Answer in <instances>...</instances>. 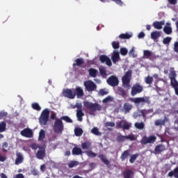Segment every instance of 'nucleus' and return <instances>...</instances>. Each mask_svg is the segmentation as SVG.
I'll list each match as a JSON object with an SVG mask.
<instances>
[{
	"label": "nucleus",
	"instance_id": "4be33fe9",
	"mask_svg": "<svg viewBox=\"0 0 178 178\" xmlns=\"http://www.w3.org/2000/svg\"><path fill=\"white\" fill-rule=\"evenodd\" d=\"M133 109V105L130 103H125L123 106V110L124 113H129Z\"/></svg>",
	"mask_w": 178,
	"mask_h": 178
},
{
	"label": "nucleus",
	"instance_id": "39448f33",
	"mask_svg": "<svg viewBox=\"0 0 178 178\" xmlns=\"http://www.w3.org/2000/svg\"><path fill=\"white\" fill-rule=\"evenodd\" d=\"M156 141V136L151 135L149 137L144 136L140 140L142 145H147V144H154Z\"/></svg>",
	"mask_w": 178,
	"mask_h": 178
},
{
	"label": "nucleus",
	"instance_id": "20e7f679",
	"mask_svg": "<svg viewBox=\"0 0 178 178\" xmlns=\"http://www.w3.org/2000/svg\"><path fill=\"white\" fill-rule=\"evenodd\" d=\"M131 70L127 71L122 78L124 88H130V80L131 79Z\"/></svg>",
	"mask_w": 178,
	"mask_h": 178
},
{
	"label": "nucleus",
	"instance_id": "6ab92c4d",
	"mask_svg": "<svg viewBox=\"0 0 178 178\" xmlns=\"http://www.w3.org/2000/svg\"><path fill=\"white\" fill-rule=\"evenodd\" d=\"M165 149L166 147L163 145L159 144L156 145L154 148V152H156V154H161V152H163V151H165Z\"/></svg>",
	"mask_w": 178,
	"mask_h": 178
},
{
	"label": "nucleus",
	"instance_id": "c756f323",
	"mask_svg": "<svg viewBox=\"0 0 178 178\" xmlns=\"http://www.w3.org/2000/svg\"><path fill=\"white\" fill-rule=\"evenodd\" d=\"M91 145H92L91 142L88 140L81 144V148L82 149H90Z\"/></svg>",
	"mask_w": 178,
	"mask_h": 178
},
{
	"label": "nucleus",
	"instance_id": "2eb2a0df",
	"mask_svg": "<svg viewBox=\"0 0 178 178\" xmlns=\"http://www.w3.org/2000/svg\"><path fill=\"white\" fill-rule=\"evenodd\" d=\"M111 60L113 61V63H116L117 62H119L120 60V55L119 54V51L114 50L113 51V54L111 55Z\"/></svg>",
	"mask_w": 178,
	"mask_h": 178
},
{
	"label": "nucleus",
	"instance_id": "603ef678",
	"mask_svg": "<svg viewBox=\"0 0 178 178\" xmlns=\"http://www.w3.org/2000/svg\"><path fill=\"white\" fill-rule=\"evenodd\" d=\"M137 158H138V154H133L132 156H131L129 159L130 163H134Z\"/></svg>",
	"mask_w": 178,
	"mask_h": 178
},
{
	"label": "nucleus",
	"instance_id": "6e6552de",
	"mask_svg": "<svg viewBox=\"0 0 178 178\" xmlns=\"http://www.w3.org/2000/svg\"><path fill=\"white\" fill-rule=\"evenodd\" d=\"M107 84L111 87H116L119 86V79L115 75H111L106 80Z\"/></svg>",
	"mask_w": 178,
	"mask_h": 178
},
{
	"label": "nucleus",
	"instance_id": "c03bdc74",
	"mask_svg": "<svg viewBox=\"0 0 178 178\" xmlns=\"http://www.w3.org/2000/svg\"><path fill=\"white\" fill-rule=\"evenodd\" d=\"M113 49H119L120 48V43L119 42L113 41L111 43Z\"/></svg>",
	"mask_w": 178,
	"mask_h": 178
},
{
	"label": "nucleus",
	"instance_id": "a19ab883",
	"mask_svg": "<svg viewBox=\"0 0 178 178\" xmlns=\"http://www.w3.org/2000/svg\"><path fill=\"white\" fill-rule=\"evenodd\" d=\"M130 127H131V124L129 123L126 121H124V122L122 124V129L123 130H129Z\"/></svg>",
	"mask_w": 178,
	"mask_h": 178
},
{
	"label": "nucleus",
	"instance_id": "052dcab7",
	"mask_svg": "<svg viewBox=\"0 0 178 178\" xmlns=\"http://www.w3.org/2000/svg\"><path fill=\"white\" fill-rule=\"evenodd\" d=\"M125 140H130V141H136V137L133 135L125 136Z\"/></svg>",
	"mask_w": 178,
	"mask_h": 178
},
{
	"label": "nucleus",
	"instance_id": "8fccbe9b",
	"mask_svg": "<svg viewBox=\"0 0 178 178\" xmlns=\"http://www.w3.org/2000/svg\"><path fill=\"white\" fill-rule=\"evenodd\" d=\"M154 81V78L152 76H147L145 79V82L146 83V84H151L152 82Z\"/></svg>",
	"mask_w": 178,
	"mask_h": 178
},
{
	"label": "nucleus",
	"instance_id": "423d86ee",
	"mask_svg": "<svg viewBox=\"0 0 178 178\" xmlns=\"http://www.w3.org/2000/svg\"><path fill=\"white\" fill-rule=\"evenodd\" d=\"M129 100L134 104H151V101L148 97L129 98Z\"/></svg>",
	"mask_w": 178,
	"mask_h": 178
},
{
	"label": "nucleus",
	"instance_id": "37998d69",
	"mask_svg": "<svg viewBox=\"0 0 178 178\" xmlns=\"http://www.w3.org/2000/svg\"><path fill=\"white\" fill-rule=\"evenodd\" d=\"M6 130V122H0V133H3Z\"/></svg>",
	"mask_w": 178,
	"mask_h": 178
},
{
	"label": "nucleus",
	"instance_id": "ea45409f",
	"mask_svg": "<svg viewBox=\"0 0 178 178\" xmlns=\"http://www.w3.org/2000/svg\"><path fill=\"white\" fill-rule=\"evenodd\" d=\"M44 138H45V131H44V129H41L39 132L38 140L39 141H42Z\"/></svg>",
	"mask_w": 178,
	"mask_h": 178
},
{
	"label": "nucleus",
	"instance_id": "f3484780",
	"mask_svg": "<svg viewBox=\"0 0 178 178\" xmlns=\"http://www.w3.org/2000/svg\"><path fill=\"white\" fill-rule=\"evenodd\" d=\"M162 26H165V20L153 22V26L156 30H162Z\"/></svg>",
	"mask_w": 178,
	"mask_h": 178
},
{
	"label": "nucleus",
	"instance_id": "3c124183",
	"mask_svg": "<svg viewBox=\"0 0 178 178\" xmlns=\"http://www.w3.org/2000/svg\"><path fill=\"white\" fill-rule=\"evenodd\" d=\"M31 107L35 111H41V106H40V104L38 103H33L31 104Z\"/></svg>",
	"mask_w": 178,
	"mask_h": 178
},
{
	"label": "nucleus",
	"instance_id": "f03ea898",
	"mask_svg": "<svg viewBox=\"0 0 178 178\" xmlns=\"http://www.w3.org/2000/svg\"><path fill=\"white\" fill-rule=\"evenodd\" d=\"M65 130V125L63 124V121L61 119H56L54 124L53 125V131L56 134H62Z\"/></svg>",
	"mask_w": 178,
	"mask_h": 178
},
{
	"label": "nucleus",
	"instance_id": "c9c22d12",
	"mask_svg": "<svg viewBox=\"0 0 178 178\" xmlns=\"http://www.w3.org/2000/svg\"><path fill=\"white\" fill-rule=\"evenodd\" d=\"M134 126L138 130H143L145 127L144 122H136Z\"/></svg>",
	"mask_w": 178,
	"mask_h": 178
},
{
	"label": "nucleus",
	"instance_id": "a878e982",
	"mask_svg": "<svg viewBox=\"0 0 178 178\" xmlns=\"http://www.w3.org/2000/svg\"><path fill=\"white\" fill-rule=\"evenodd\" d=\"M98 158L104 163V165H106L107 166L110 165L109 160L106 159V156H105L104 154H99Z\"/></svg>",
	"mask_w": 178,
	"mask_h": 178
},
{
	"label": "nucleus",
	"instance_id": "4d7b16f0",
	"mask_svg": "<svg viewBox=\"0 0 178 178\" xmlns=\"http://www.w3.org/2000/svg\"><path fill=\"white\" fill-rule=\"evenodd\" d=\"M170 80L172 81V80H176V72L175 71H172L170 73Z\"/></svg>",
	"mask_w": 178,
	"mask_h": 178
},
{
	"label": "nucleus",
	"instance_id": "9d476101",
	"mask_svg": "<svg viewBox=\"0 0 178 178\" xmlns=\"http://www.w3.org/2000/svg\"><path fill=\"white\" fill-rule=\"evenodd\" d=\"M63 95H64L65 98H69L70 99H74V98H76V94L72 89H65L63 90Z\"/></svg>",
	"mask_w": 178,
	"mask_h": 178
},
{
	"label": "nucleus",
	"instance_id": "ddd939ff",
	"mask_svg": "<svg viewBox=\"0 0 178 178\" xmlns=\"http://www.w3.org/2000/svg\"><path fill=\"white\" fill-rule=\"evenodd\" d=\"M16 159L15 161V165H20V163H23L24 161V156H23V153L20 152H16Z\"/></svg>",
	"mask_w": 178,
	"mask_h": 178
},
{
	"label": "nucleus",
	"instance_id": "412c9836",
	"mask_svg": "<svg viewBox=\"0 0 178 178\" xmlns=\"http://www.w3.org/2000/svg\"><path fill=\"white\" fill-rule=\"evenodd\" d=\"M81 65H84V58H76L75 60V63L72 64L73 67H76V66H79V67H81Z\"/></svg>",
	"mask_w": 178,
	"mask_h": 178
},
{
	"label": "nucleus",
	"instance_id": "5fc2aeb1",
	"mask_svg": "<svg viewBox=\"0 0 178 178\" xmlns=\"http://www.w3.org/2000/svg\"><path fill=\"white\" fill-rule=\"evenodd\" d=\"M120 54L122 55V56H126V55H127L129 51L127 50V49L124 48V47H122L120 50Z\"/></svg>",
	"mask_w": 178,
	"mask_h": 178
},
{
	"label": "nucleus",
	"instance_id": "69168bd1",
	"mask_svg": "<svg viewBox=\"0 0 178 178\" xmlns=\"http://www.w3.org/2000/svg\"><path fill=\"white\" fill-rule=\"evenodd\" d=\"M3 152H8V149H6V148H8V143L5 142L3 143Z\"/></svg>",
	"mask_w": 178,
	"mask_h": 178
},
{
	"label": "nucleus",
	"instance_id": "774afa93",
	"mask_svg": "<svg viewBox=\"0 0 178 178\" xmlns=\"http://www.w3.org/2000/svg\"><path fill=\"white\" fill-rule=\"evenodd\" d=\"M174 51H175V52L178 54V42H175L174 43Z\"/></svg>",
	"mask_w": 178,
	"mask_h": 178
},
{
	"label": "nucleus",
	"instance_id": "13d9d810",
	"mask_svg": "<svg viewBox=\"0 0 178 178\" xmlns=\"http://www.w3.org/2000/svg\"><path fill=\"white\" fill-rule=\"evenodd\" d=\"M108 92L106 91L105 89H100L99 91V95L102 97H104V95H108Z\"/></svg>",
	"mask_w": 178,
	"mask_h": 178
},
{
	"label": "nucleus",
	"instance_id": "e433bc0d",
	"mask_svg": "<svg viewBox=\"0 0 178 178\" xmlns=\"http://www.w3.org/2000/svg\"><path fill=\"white\" fill-rule=\"evenodd\" d=\"M118 91L119 95H121L122 98H124V97H127V93L126 92V90L123 89V88H118Z\"/></svg>",
	"mask_w": 178,
	"mask_h": 178
},
{
	"label": "nucleus",
	"instance_id": "c85d7f7f",
	"mask_svg": "<svg viewBox=\"0 0 178 178\" xmlns=\"http://www.w3.org/2000/svg\"><path fill=\"white\" fill-rule=\"evenodd\" d=\"M88 73H89V76H90V77L95 78V77H97V75L98 74V70H97L96 69H94V68H90L88 70Z\"/></svg>",
	"mask_w": 178,
	"mask_h": 178
},
{
	"label": "nucleus",
	"instance_id": "2f4dec72",
	"mask_svg": "<svg viewBox=\"0 0 178 178\" xmlns=\"http://www.w3.org/2000/svg\"><path fill=\"white\" fill-rule=\"evenodd\" d=\"M152 112H154L152 109H149V110L144 109L140 111V113L144 119L147 118V115H149V113H152Z\"/></svg>",
	"mask_w": 178,
	"mask_h": 178
},
{
	"label": "nucleus",
	"instance_id": "79ce46f5",
	"mask_svg": "<svg viewBox=\"0 0 178 178\" xmlns=\"http://www.w3.org/2000/svg\"><path fill=\"white\" fill-rule=\"evenodd\" d=\"M116 141H118V143H123L126 141V136H123V135L118 136L116 138Z\"/></svg>",
	"mask_w": 178,
	"mask_h": 178
},
{
	"label": "nucleus",
	"instance_id": "7c9ffc66",
	"mask_svg": "<svg viewBox=\"0 0 178 178\" xmlns=\"http://www.w3.org/2000/svg\"><path fill=\"white\" fill-rule=\"evenodd\" d=\"M72 155H81L83 154V151L80 147H74L72 149Z\"/></svg>",
	"mask_w": 178,
	"mask_h": 178
},
{
	"label": "nucleus",
	"instance_id": "a18cd8bd",
	"mask_svg": "<svg viewBox=\"0 0 178 178\" xmlns=\"http://www.w3.org/2000/svg\"><path fill=\"white\" fill-rule=\"evenodd\" d=\"M91 133L95 134V136H101V132H99V129L97 127H94L91 129Z\"/></svg>",
	"mask_w": 178,
	"mask_h": 178
},
{
	"label": "nucleus",
	"instance_id": "0e129e2a",
	"mask_svg": "<svg viewBox=\"0 0 178 178\" xmlns=\"http://www.w3.org/2000/svg\"><path fill=\"white\" fill-rule=\"evenodd\" d=\"M8 116V113L5 111H0V120Z\"/></svg>",
	"mask_w": 178,
	"mask_h": 178
},
{
	"label": "nucleus",
	"instance_id": "338daca9",
	"mask_svg": "<svg viewBox=\"0 0 178 178\" xmlns=\"http://www.w3.org/2000/svg\"><path fill=\"white\" fill-rule=\"evenodd\" d=\"M31 148L32 149H41V147H40V145H38V144L33 143L31 145Z\"/></svg>",
	"mask_w": 178,
	"mask_h": 178
},
{
	"label": "nucleus",
	"instance_id": "49530a36",
	"mask_svg": "<svg viewBox=\"0 0 178 178\" xmlns=\"http://www.w3.org/2000/svg\"><path fill=\"white\" fill-rule=\"evenodd\" d=\"M60 119L61 120H65L67 123H73V120L70 119L69 116H63Z\"/></svg>",
	"mask_w": 178,
	"mask_h": 178
},
{
	"label": "nucleus",
	"instance_id": "bf43d9fd",
	"mask_svg": "<svg viewBox=\"0 0 178 178\" xmlns=\"http://www.w3.org/2000/svg\"><path fill=\"white\" fill-rule=\"evenodd\" d=\"M105 127H115V122H106L104 124Z\"/></svg>",
	"mask_w": 178,
	"mask_h": 178
},
{
	"label": "nucleus",
	"instance_id": "dca6fc26",
	"mask_svg": "<svg viewBox=\"0 0 178 178\" xmlns=\"http://www.w3.org/2000/svg\"><path fill=\"white\" fill-rule=\"evenodd\" d=\"M169 122V118L164 117L163 120L158 119L154 121L155 126H165V124Z\"/></svg>",
	"mask_w": 178,
	"mask_h": 178
},
{
	"label": "nucleus",
	"instance_id": "09e8293b",
	"mask_svg": "<svg viewBox=\"0 0 178 178\" xmlns=\"http://www.w3.org/2000/svg\"><path fill=\"white\" fill-rule=\"evenodd\" d=\"M170 41H172V38L166 37L163 38V44H164V45H169V44H170Z\"/></svg>",
	"mask_w": 178,
	"mask_h": 178
},
{
	"label": "nucleus",
	"instance_id": "cd10ccee",
	"mask_svg": "<svg viewBox=\"0 0 178 178\" xmlns=\"http://www.w3.org/2000/svg\"><path fill=\"white\" fill-rule=\"evenodd\" d=\"M83 116H84V113L81 109L76 111V118L79 122H83Z\"/></svg>",
	"mask_w": 178,
	"mask_h": 178
},
{
	"label": "nucleus",
	"instance_id": "f257e3e1",
	"mask_svg": "<svg viewBox=\"0 0 178 178\" xmlns=\"http://www.w3.org/2000/svg\"><path fill=\"white\" fill-rule=\"evenodd\" d=\"M83 106L87 111H89L90 115H94L95 112L102 111V106L98 103H92L91 102H83Z\"/></svg>",
	"mask_w": 178,
	"mask_h": 178
},
{
	"label": "nucleus",
	"instance_id": "6e6d98bb",
	"mask_svg": "<svg viewBox=\"0 0 178 178\" xmlns=\"http://www.w3.org/2000/svg\"><path fill=\"white\" fill-rule=\"evenodd\" d=\"M86 154L89 158H95L97 156V154L94 153L92 151H88L86 152Z\"/></svg>",
	"mask_w": 178,
	"mask_h": 178
},
{
	"label": "nucleus",
	"instance_id": "72a5a7b5",
	"mask_svg": "<svg viewBox=\"0 0 178 178\" xmlns=\"http://www.w3.org/2000/svg\"><path fill=\"white\" fill-rule=\"evenodd\" d=\"M133 37V34H129L128 33H122L119 35V38L122 40H129V38H131Z\"/></svg>",
	"mask_w": 178,
	"mask_h": 178
},
{
	"label": "nucleus",
	"instance_id": "58836bf2",
	"mask_svg": "<svg viewBox=\"0 0 178 178\" xmlns=\"http://www.w3.org/2000/svg\"><path fill=\"white\" fill-rule=\"evenodd\" d=\"M101 2H109L108 0H100ZM113 2H115L117 5H119V6H123V1L122 0H111Z\"/></svg>",
	"mask_w": 178,
	"mask_h": 178
},
{
	"label": "nucleus",
	"instance_id": "7ed1b4c3",
	"mask_svg": "<svg viewBox=\"0 0 178 178\" xmlns=\"http://www.w3.org/2000/svg\"><path fill=\"white\" fill-rule=\"evenodd\" d=\"M49 120V111L46 108L42 111L40 117L39 118L40 124L42 126H47V123Z\"/></svg>",
	"mask_w": 178,
	"mask_h": 178
},
{
	"label": "nucleus",
	"instance_id": "a211bd4d",
	"mask_svg": "<svg viewBox=\"0 0 178 178\" xmlns=\"http://www.w3.org/2000/svg\"><path fill=\"white\" fill-rule=\"evenodd\" d=\"M74 93L75 94V97L76 95L77 98H81V97L84 95V91L83 90V88L79 86L75 88Z\"/></svg>",
	"mask_w": 178,
	"mask_h": 178
},
{
	"label": "nucleus",
	"instance_id": "9b49d317",
	"mask_svg": "<svg viewBox=\"0 0 178 178\" xmlns=\"http://www.w3.org/2000/svg\"><path fill=\"white\" fill-rule=\"evenodd\" d=\"M99 59L101 63H106L107 66H112V61L111 60V58L108 57V56L100 55Z\"/></svg>",
	"mask_w": 178,
	"mask_h": 178
},
{
	"label": "nucleus",
	"instance_id": "de8ad7c7",
	"mask_svg": "<svg viewBox=\"0 0 178 178\" xmlns=\"http://www.w3.org/2000/svg\"><path fill=\"white\" fill-rule=\"evenodd\" d=\"M78 165H79V161H71L68 163V168H74V166H77Z\"/></svg>",
	"mask_w": 178,
	"mask_h": 178
},
{
	"label": "nucleus",
	"instance_id": "864d4df0",
	"mask_svg": "<svg viewBox=\"0 0 178 178\" xmlns=\"http://www.w3.org/2000/svg\"><path fill=\"white\" fill-rule=\"evenodd\" d=\"M170 84L172 88H177L178 87V81L176 79H172L170 81Z\"/></svg>",
	"mask_w": 178,
	"mask_h": 178
},
{
	"label": "nucleus",
	"instance_id": "5701e85b",
	"mask_svg": "<svg viewBox=\"0 0 178 178\" xmlns=\"http://www.w3.org/2000/svg\"><path fill=\"white\" fill-rule=\"evenodd\" d=\"M150 37L152 40H154V41H155V40H158V38L161 37V32L158 31H154L151 33Z\"/></svg>",
	"mask_w": 178,
	"mask_h": 178
},
{
	"label": "nucleus",
	"instance_id": "473e14b6",
	"mask_svg": "<svg viewBox=\"0 0 178 178\" xmlns=\"http://www.w3.org/2000/svg\"><path fill=\"white\" fill-rule=\"evenodd\" d=\"M99 72L100 74V76H102V77H106L108 76V74L106 73V70L105 69V67H100L99 68Z\"/></svg>",
	"mask_w": 178,
	"mask_h": 178
},
{
	"label": "nucleus",
	"instance_id": "4c0bfd02",
	"mask_svg": "<svg viewBox=\"0 0 178 178\" xmlns=\"http://www.w3.org/2000/svg\"><path fill=\"white\" fill-rule=\"evenodd\" d=\"M74 134L76 137H80L83 134V129L81 128H75Z\"/></svg>",
	"mask_w": 178,
	"mask_h": 178
},
{
	"label": "nucleus",
	"instance_id": "393cba45",
	"mask_svg": "<svg viewBox=\"0 0 178 178\" xmlns=\"http://www.w3.org/2000/svg\"><path fill=\"white\" fill-rule=\"evenodd\" d=\"M168 177L178 178V167L175 168L173 170L170 171L168 174Z\"/></svg>",
	"mask_w": 178,
	"mask_h": 178
},
{
	"label": "nucleus",
	"instance_id": "f8f14e48",
	"mask_svg": "<svg viewBox=\"0 0 178 178\" xmlns=\"http://www.w3.org/2000/svg\"><path fill=\"white\" fill-rule=\"evenodd\" d=\"M21 136L23 137H26V138H33V131L29 128H25L24 130L20 132Z\"/></svg>",
	"mask_w": 178,
	"mask_h": 178
},
{
	"label": "nucleus",
	"instance_id": "f704fd0d",
	"mask_svg": "<svg viewBox=\"0 0 178 178\" xmlns=\"http://www.w3.org/2000/svg\"><path fill=\"white\" fill-rule=\"evenodd\" d=\"M152 56V51L149 50H144L143 51V57L145 59H149Z\"/></svg>",
	"mask_w": 178,
	"mask_h": 178
},
{
	"label": "nucleus",
	"instance_id": "b1692460",
	"mask_svg": "<svg viewBox=\"0 0 178 178\" xmlns=\"http://www.w3.org/2000/svg\"><path fill=\"white\" fill-rule=\"evenodd\" d=\"M166 24L167 26H165L163 30L165 34H167V35H169L172 34V27H170V23H167Z\"/></svg>",
	"mask_w": 178,
	"mask_h": 178
},
{
	"label": "nucleus",
	"instance_id": "0eeeda50",
	"mask_svg": "<svg viewBox=\"0 0 178 178\" xmlns=\"http://www.w3.org/2000/svg\"><path fill=\"white\" fill-rule=\"evenodd\" d=\"M144 88H143V86L140 85V83H136L133 86L131 91V95L132 97H134V95H137V94H140V92H143V90Z\"/></svg>",
	"mask_w": 178,
	"mask_h": 178
},
{
	"label": "nucleus",
	"instance_id": "e2e57ef3",
	"mask_svg": "<svg viewBox=\"0 0 178 178\" xmlns=\"http://www.w3.org/2000/svg\"><path fill=\"white\" fill-rule=\"evenodd\" d=\"M123 123L124 121H120L116 123L117 129H123Z\"/></svg>",
	"mask_w": 178,
	"mask_h": 178
},
{
	"label": "nucleus",
	"instance_id": "1a4fd4ad",
	"mask_svg": "<svg viewBox=\"0 0 178 178\" xmlns=\"http://www.w3.org/2000/svg\"><path fill=\"white\" fill-rule=\"evenodd\" d=\"M85 88L86 91L89 92L91 91H95V88H97V85L92 81H86L83 83Z\"/></svg>",
	"mask_w": 178,
	"mask_h": 178
},
{
	"label": "nucleus",
	"instance_id": "aec40b11",
	"mask_svg": "<svg viewBox=\"0 0 178 178\" xmlns=\"http://www.w3.org/2000/svg\"><path fill=\"white\" fill-rule=\"evenodd\" d=\"M46 153H45V149H40L38 150L36 153V158L38 159H44L45 157Z\"/></svg>",
	"mask_w": 178,
	"mask_h": 178
},
{
	"label": "nucleus",
	"instance_id": "680f3d73",
	"mask_svg": "<svg viewBox=\"0 0 178 178\" xmlns=\"http://www.w3.org/2000/svg\"><path fill=\"white\" fill-rule=\"evenodd\" d=\"M111 101H112V97L111 96H108L102 100V103L106 104L107 102H111Z\"/></svg>",
	"mask_w": 178,
	"mask_h": 178
},
{
	"label": "nucleus",
	"instance_id": "bb28decb",
	"mask_svg": "<svg viewBox=\"0 0 178 178\" xmlns=\"http://www.w3.org/2000/svg\"><path fill=\"white\" fill-rule=\"evenodd\" d=\"M129 156H130V150H125L121 154L120 159L124 161H126Z\"/></svg>",
	"mask_w": 178,
	"mask_h": 178
},
{
	"label": "nucleus",
	"instance_id": "4468645a",
	"mask_svg": "<svg viewBox=\"0 0 178 178\" xmlns=\"http://www.w3.org/2000/svg\"><path fill=\"white\" fill-rule=\"evenodd\" d=\"M124 178H134V172L130 169H126L122 172Z\"/></svg>",
	"mask_w": 178,
	"mask_h": 178
}]
</instances>
